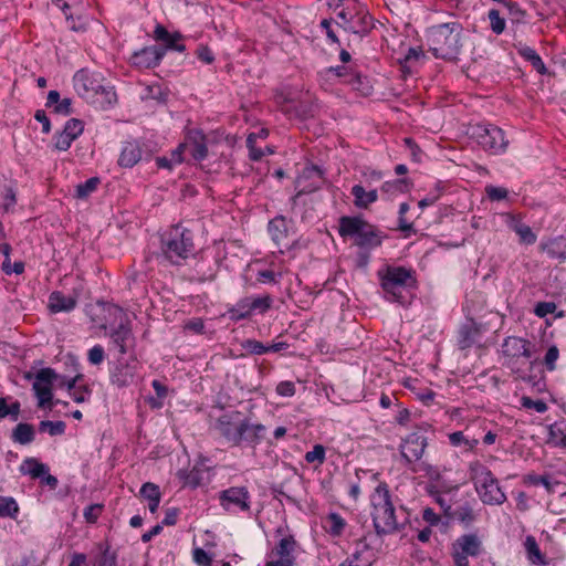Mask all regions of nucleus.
Here are the masks:
<instances>
[{
  "label": "nucleus",
  "mask_w": 566,
  "mask_h": 566,
  "mask_svg": "<svg viewBox=\"0 0 566 566\" xmlns=\"http://www.w3.org/2000/svg\"><path fill=\"white\" fill-rule=\"evenodd\" d=\"M371 518L377 535L398 532L409 522V513L401 506L397 512L387 483H379L370 495Z\"/></svg>",
  "instance_id": "1"
},
{
  "label": "nucleus",
  "mask_w": 566,
  "mask_h": 566,
  "mask_svg": "<svg viewBox=\"0 0 566 566\" xmlns=\"http://www.w3.org/2000/svg\"><path fill=\"white\" fill-rule=\"evenodd\" d=\"M463 28L458 21L433 25L428 30L429 51L437 59L455 60L461 52Z\"/></svg>",
  "instance_id": "2"
},
{
  "label": "nucleus",
  "mask_w": 566,
  "mask_h": 566,
  "mask_svg": "<svg viewBox=\"0 0 566 566\" xmlns=\"http://www.w3.org/2000/svg\"><path fill=\"white\" fill-rule=\"evenodd\" d=\"M469 475L480 500L486 505H501L506 501L499 480L481 461L475 460L469 464Z\"/></svg>",
  "instance_id": "3"
},
{
  "label": "nucleus",
  "mask_w": 566,
  "mask_h": 566,
  "mask_svg": "<svg viewBox=\"0 0 566 566\" xmlns=\"http://www.w3.org/2000/svg\"><path fill=\"white\" fill-rule=\"evenodd\" d=\"M338 233L343 238H354L355 244L366 250L377 248L382 242L381 232L360 217H340Z\"/></svg>",
  "instance_id": "4"
},
{
  "label": "nucleus",
  "mask_w": 566,
  "mask_h": 566,
  "mask_svg": "<svg viewBox=\"0 0 566 566\" xmlns=\"http://www.w3.org/2000/svg\"><path fill=\"white\" fill-rule=\"evenodd\" d=\"M339 21L336 23L346 32L363 38L374 28V19L366 8L357 0H349L340 11L336 13Z\"/></svg>",
  "instance_id": "5"
},
{
  "label": "nucleus",
  "mask_w": 566,
  "mask_h": 566,
  "mask_svg": "<svg viewBox=\"0 0 566 566\" xmlns=\"http://www.w3.org/2000/svg\"><path fill=\"white\" fill-rule=\"evenodd\" d=\"M378 275L386 298L390 302L405 304L406 297L402 292L416 284L412 271L403 266H388L384 272L379 271Z\"/></svg>",
  "instance_id": "6"
},
{
  "label": "nucleus",
  "mask_w": 566,
  "mask_h": 566,
  "mask_svg": "<svg viewBox=\"0 0 566 566\" xmlns=\"http://www.w3.org/2000/svg\"><path fill=\"white\" fill-rule=\"evenodd\" d=\"M192 249V237L189 230L176 227L163 238V251L171 262L186 259Z\"/></svg>",
  "instance_id": "7"
},
{
  "label": "nucleus",
  "mask_w": 566,
  "mask_h": 566,
  "mask_svg": "<svg viewBox=\"0 0 566 566\" xmlns=\"http://www.w3.org/2000/svg\"><path fill=\"white\" fill-rule=\"evenodd\" d=\"M273 304L271 295L252 297L247 296L239 300L228 310V316L232 322H240L250 318L253 314L266 313Z\"/></svg>",
  "instance_id": "8"
},
{
  "label": "nucleus",
  "mask_w": 566,
  "mask_h": 566,
  "mask_svg": "<svg viewBox=\"0 0 566 566\" xmlns=\"http://www.w3.org/2000/svg\"><path fill=\"white\" fill-rule=\"evenodd\" d=\"M471 135L484 150L493 154L503 153L509 144V140L505 139L504 132L500 127L491 124H479L474 126Z\"/></svg>",
  "instance_id": "9"
},
{
  "label": "nucleus",
  "mask_w": 566,
  "mask_h": 566,
  "mask_svg": "<svg viewBox=\"0 0 566 566\" xmlns=\"http://www.w3.org/2000/svg\"><path fill=\"white\" fill-rule=\"evenodd\" d=\"M287 527H277L275 534L281 536L279 542L270 551L268 557L273 562H281L294 566L295 556L294 553L298 548V544L294 538V535L286 533Z\"/></svg>",
  "instance_id": "10"
},
{
  "label": "nucleus",
  "mask_w": 566,
  "mask_h": 566,
  "mask_svg": "<svg viewBox=\"0 0 566 566\" xmlns=\"http://www.w3.org/2000/svg\"><path fill=\"white\" fill-rule=\"evenodd\" d=\"M482 551V542L476 534L461 535L452 545L455 566H469L468 557H476Z\"/></svg>",
  "instance_id": "11"
},
{
  "label": "nucleus",
  "mask_w": 566,
  "mask_h": 566,
  "mask_svg": "<svg viewBox=\"0 0 566 566\" xmlns=\"http://www.w3.org/2000/svg\"><path fill=\"white\" fill-rule=\"evenodd\" d=\"M76 93L88 103L96 102V95L102 90V82L98 74L87 70H80L73 77Z\"/></svg>",
  "instance_id": "12"
},
{
  "label": "nucleus",
  "mask_w": 566,
  "mask_h": 566,
  "mask_svg": "<svg viewBox=\"0 0 566 566\" xmlns=\"http://www.w3.org/2000/svg\"><path fill=\"white\" fill-rule=\"evenodd\" d=\"M426 447L427 438L419 432H412L399 446L401 459L407 465L413 464L422 458Z\"/></svg>",
  "instance_id": "13"
},
{
  "label": "nucleus",
  "mask_w": 566,
  "mask_h": 566,
  "mask_svg": "<svg viewBox=\"0 0 566 566\" xmlns=\"http://www.w3.org/2000/svg\"><path fill=\"white\" fill-rule=\"evenodd\" d=\"M56 379L57 375L52 368H42L36 373L32 388L38 397L39 407L43 408L51 403L53 398L52 384Z\"/></svg>",
  "instance_id": "14"
},
{
  "label": "nucleus",
  "mask_w": 566,
  "mask_h": 566,
  "mask_svg": "<svg viewBox=\"0 0 566 566\" xmlns=\"http://www.w3.org/2000/svg\"><path fill=\"white\" fill-rule=\"evenodd\" d=\"M242 420L241 412L232 411L220 416L214 427L226 441L235 446L237 439H239Z\"/></svg>",
  "instance_id": "15"
},
{
  "label": "nucleus",
  "mask_w": 566,
  "mask_h": 566,
  "mask_svg": "<svg viewBox=\"0 0 566 566\" xmlns=\"http://www.w3.org/2000/svg\"><path fill=\"white\" fill-rule=\"evenodd\" d=\"M219 500L221 506L230 511L232 507L242 512L250 510V493L244 486H232L220 492Z\"/></svg>",
  "instance_id": "16"
},
{
  "label": "nucleus",
  "mask_w": 566,
  "mask_h": 566,
  "mask_svg": "<svg viewBox=\"0 0 566 566\" xmlns=\"http://www.w3.org/2000/svg\"><path fill=\"white\" fill-rule=\"evenodd\" d=\"M269 232L280 252L293 247L295 240L290 238L287 221L284 217H276L269 223Z\"/></svg>",
  "instance_id": "17"
},
{
  "label": "nucleus",
  "mask_w": 566,
  "mask_h": 566,
  "mask_svg": "<svg viewBox=\"0 0 566 566\" xmlns=\"http://www.w3.org/2000/svg\"><path fill=\"white\" fill-rule=\"evenodd\" d=\"M502 354L510 361L520 357L531 358V343L521 337L509 336L502 344Z\"/></svg>",
  "instance_id": "18"
},
{
  "label": "nucleus",
  "mask_w": 566,
  "mask_h": 566,
  "mask_svg": "<svg viewBox=\"0 0 566 566\" xmlns=\"http://www.w3.org/2000/svg\"><path fill=\"white\" fill-rule=\"evenodd\" d=\"M164 55V49L158 46H147L133 54L132 63L139 69H151L160 63Z\"/></svg>",
  "instance_id": "19"
},
{
  "label": "nucleus",
  "mask_w": 566,
  "mask_h": 566,
  "mask_svg": "<svg viewBox=\"0 0 566 566\" xmlns=\"http://www.w3.org/2000/svg\"><path fill=\"white\" fill-rule=\"evenodd\" d=\"M265 432V427L260 423H251L248 418H243L239 439H237L235 447L247 443L250 447L259 444Z\"/></svg>",
  "instance_id": "20"
},
{
  "label": "nucleus",
  "mask_w": 566,
  "mask_h": 566,
  "mask_svg": "<svg viewBox=\"0 0 566 566\" xmlns=\"http://www.w3.org/2000/svg\"><path fill=\"white\" fill-rule=\"evenodd\" d=\"M109 337L112 343L118 348L120 355L127 354L135 340L128 322H122L116 328L112 329Z\"/></svg>",
  "instance_id": "21"
},
{
  "label": "nucleus",
  "mask_w": 566,
  "mask_h": 566,
  "mask_svg": "<svg viewBox=\"0 0 566 566\" xmlns=\"http://www.w3.org/2000/svg\"><path fill=\"white\" fill-rule=\"evenodd\" d=\"M55 4L63 11L69 29L75 32H83L87 29L88 18L75 15L72 4L62 0H55Z\"/></svg>",
  "instance_id": "22"
},
{
  "label": "nucleus",
  "mask_w": 566,
  "mask_h": 566,
  "mask_svg": "<svg viewBox=\"0 0 566 566\" xmlns=\"http://www.w3.org/2000/svg\"><path fill=\"white\" fill-rule=\"evenodd\" d=\"M136 378V364H118L111 374V381L117 387H127Z\"/></svg>",
  "instance_id": "23"
},
{
  "label": "nucleus",
  "mask_w": 566,
  "mask_h": 566,
  "mask_svg": "<svg viewBox=\"0 0 566 566\" xmlns=\"http://www.w3.org/2000/svg\"><path fill=\"white\" fill-rule=\"evenodd\" d=\"M371 564L373 553L366 543L358 541L355 552L338 566H371Z\"/></svg>",
  "instance_id": "24"
},
{
  "label": "nucleus",
  "mask_w": 566,
  "mask_h": 566,
  "mask_svg": "<svg viewBox=\"0 0 566 566\" xmlns=\"http://www.w3.org/2000/svg\"><path fill=\"white\" fill-rule=\"evenodd\" d=\"M77 300L75 296L54 291L49 296L48 307L52 313L70 312L75 308Z\"/></svg>",
  "instance_id": "25"
},
{
  "label": "nucleus",
  "mask_w": 566,
  "mask_h": 566,
  "mask_svg": "<svg viewBox=\"0 0 566 566\" xmlns=\"http://www.w3.org/2000/svg\"><path fill=\"white\" fill-rule=\"evenodd\" d=\"M143 150L138 142H128L124 145L118 158V165L132 168L142 159Z\"/></svg>",
  "instance_id": "26"
},
{
  "label": "nucleus",
  "mask_w": 566,
  "mask_h": 566,
  "mask_svg": "<svg viewBox=\"0 0 566 566\" xmlns=\"http://www.w3.org/2000/svg\"><path fill=\"white\" fill-rule=\"evenodd\" d=\"M154 39L158 42H163L166 48L170 50L184 52L186 49L184 44L179 43L181 35L179 33H169L168 30L161 24L156 25L154 30Z\"/></svg>",
  "instance_id": "27"
},
{
  "label": "nucleus",
  "mask_w": 566,
  "mask_h": 566,
  "mask_svg": "<svg viewBox=\"0 0 566 566\" xmlns=\"http://www.w3.org/2000/svg\"><path fill=\"white\" fill-rule=\"evenodd\" d=\"M189 144L191 146V156L201 161L208 156L207 137L202 130L193 129L189 133Z\"/></svg>",
  "instance_id": "28"
},
{
  "label": "nucleus",
  "mask_w": 566,
  "mask_h": 566,
  "mask_svg": "<svg viewBox=\"0 0 566 566\" xmlns=\"http://www.w3.org/2000/svg\"><path fill=\"white\" fill-rule=\"evenodd\" d=\"M542 250L552 259L566 260V239L556 237L541 244Z\"/></svg>",
  "instance_id": "29"
},
{
  "label": "nucleus",
  "mask_w": 566,
  "mask_h": 566,
  "mask_svg": "<svg viewBox=\"0 0 566 566\" xmlns=\"http://www.w3.org/2000/svg\"><path fill=\"white\" fill-rule=\"evenodd\" d=\"M350 193L354 197V205L359 209H367L378 199V192L376 189L366 191L361 185L353 186Z\"/></svg>",
  "instance_id": "30"
},
{
  "label": "nucleus",
  "mask_w": 566,
  "mask_h": 566,
  "mask_svg": "<svg viewBox=\"0 0 566 566\" xmlns=\"http://www.w3.org/2000/svg\"><path fill=\"white\" fill-rule=\"evenodd\" d=\"M21 403L12 397H0V419L9 418L17 421L20 418Z\"/></svg>",
  "instance_id": "31"
},
{
  "label": "nucleus",
  "mask_w": 566,
  "mask_h": 566,
  "mask_svg": "<svg viewBox=\"0 0 566 566\" xmlns=\"http://www.w3.org/2000/svg\"><path fill=\"white\" fill-rule=\"evenodd\" d=\"M566 441V420H560L552 423L548 427L547 442L554 447L565 448Z\"/></svg>",
  "instance_id": "32"
},
{
  "label": "nucleus",
  "mask_w": 566,
  "mask_h": 566,
  "mask_svg": "<svg viewBox=\"0 0 566 566\" xmlns=\"http://www.w3.org/2000/svg\"><path fill=\"white\" fill-rule=\"evenodd\" d=\"M524 548L528 560L534 565H546L545 556L542 554L536 538L532 535L526 536Z\"/></svg>",
  "instance_id": "33"
},
{
  "label": "nucleus",
  "mask_w": 566,
  "mask_h": 566,
  "mask_svg": "<svg viewBox=\"0 0 566 566\" xmlns=\"http://www.w3.org/2000/svg\"><path fill=\"white\" fill-rule=\"evenodd\" d=\"M346 525L340 514L332 512L326 516L324 527L329 535L338 537L344 533Z\"/></svg>",
  "instance_id": "34"
},
{
  "label": "nucleus",
  "mask_w": 566,
  "mask_h": 566,
  "mask_svg": "<svg viewBox=\"0 0 566 566\" xmlns=\"http://www.w3.org/2000/svg\"><path fill=\"white\" fill-rule=\"evenodd\" d=\"M20 470L23 474H29L32 479H41L49 472V468L34 458L25 459Z\"/></svg>",
  "instance_id": "35"
},
{
  "label": "nucleus",
  "mask_w": 566,
  "mask_h": 566,
  "mask_svg": "<svg viewBox=\"0 0 566 566\" xmlns=\"http://www.w3.org/2000/svg\"><path fill=\"white\" fill-rule=\"evenodd\" d=\"M518 54L524 57L526 61H528L532 66L542 75L547 73V69L542 60V57L538 55V53L532 49L531 46L523 45L518 48L517 50Z\"/></svg>",
  "instance_id": "36"
},
{
  "label": "nucleus",
  "mask_w": 566,
  "mask_h": 566,
  "mask_svg": "<svg viewBox=\"0 0 566 566\" xmlns=\"http://www.w3.org/2000/svg\"><path fill=\"white\" fill-rule=\"evenodd\" d=\"M524 483L533 486H544L548 493L555 492V488L560 484L558 481H553L548 474L539 475L535 473L526 474Z\"/></svg>",
  "instance_id": "37"
},
{
  "label": "nucleus",
  "mask_w": 566,
  "mask_h": 566,
  "mask_svg": "<svg viewBox=\"0 0 566 566\" xmlns=\"http://www.w3.org/2000/svg\"><path fill=\"white\" fill-rule=\"evenodd\" d=\"M12 439L20 444H29L34 440V428L30 423H18L12 431Z\"/></svg>",
  "instance_id": "38"
},
{
  "label": "nucleus",
  "mask_w": 566,
  "mask_h": 566,
  "mask_svg": "<svg viewBox=\"0 0 566 566\" xmlns=\"http://www.w3.org/2000/svg\"><path fill=\"white\" fill-rule=\"evenodd\" d=\"M449 441L453 447L464 446L467 451H473L479 444V440L470 437L465 431H454L449 434Z\"/></svg>",
  "instance_id": "39"
},
{
  "label": "nucleus",
  "mask_w": 566,
  "mask_h": 566,
  "mask_svg": "<svg viewBox=\"0 0 566 566\" xmlns=\"http://www.w3.org/2000/svg\"><path fill=\"white\" fill-rule=\"evenodd\" d=\"M510 227L520 237L521 242L525 244H534L536 242L537 237L530 226L515 220Z\"/></svg>",
  "instance_id": "40"
},
{
  "label": "nucleus",
  "mask_w": 566,
  "mask_h": 566,
  "mask_svg": "<svg viewBox=\"0 0 566 566\" xmlns=\"http://www.w3.org/2000/svg\"><path fill=\"white\" fill-rule=\"evenodd\" d=\"M116 103V93L113 87L104 86L102 84V90L98 91L96 95V102H92L102 108L109 107Z\"/></svg>",
  "instance_id": "41"
},
{
  "label": "nucleus",
  "mask_w": 566,
  "mask_h": 566,
  "mask_svg": "<svg viewBox=\"0 0 566 566\" xmlns=\"http://www.w3.org/2000/svg\"><path fill=\"white\" fill-rule=\"evenodd\" d=\"M19 513L17 501L11 496H0V517L15 518Z\"/></svg>",
  "instance_id": "42"
},
{
  "label": "nucleus",
  "mask_w": 566,
  "mask_h": 566,
  "mask_svg": "<svg viewBox=\"0 0 566 566\" xmlns=\"http://www.w3.org/2000/svg\"><path fill=\"white\" fill-rule=\"evenodd\" d=\"M479 331L474 326H463L460 329L459 346L461 349L471 347L475 343Z\"/></svg>",
  "instance_id": "43"
},
{
  "label": "nucleus",
  "mask_w": 566,
  "mask_h": 566,
  "mask_svg": "<svg viewBox=\"0 0 566 566\" xmlns=\"http://www.w3.org/2000/svg\"><path fill=\"white\" fill-rule=\"evenodd\" d=\"M346 83L352 85L354 90L360 92L363 95L370 94L371 86L368 84L367 78L360 74L352 73L349 78L346 80Z\"/></svg>",
  "instance_id": "44"
},
{
  "label": "nucleus",
  "mask_w": 566,
  "mask_h": 566,
  "mask_svg": "<svg viewBox=\"0 0 566 566\" xmlns=\"http://www.w3.org/2000/svg\"><path fill=\"white\" fill-rule=\"evenodd\" d=\"M66 424L64 421L43 420L39 424V430L49 432L50 436H61L65 432Z\"/></svg>",
  "instance_id": "45"
},
{
  "label": "nucleus",
  "mask_w": 566,
  "mask_h": 566,
  "mask_svg": "<svg viewBox=\"0 0 566 566\" xmlns=\"http://www.w3.org/2000/svg\"><path fill=\"white\" fill-rule=\"evenodd\" d=\"M99 182V178L92 177L87 179L85 182L78 184L76 186V197L80 199L88 197L92 192H94L97 189Z\"/></svg>",
  "instance_id": "46"
},
{
  "label": "nucleus",
  "mask_w": 566,
  "mask_h": 566,
  "mask_svg": "<svg viewBox=\"0 0 566 566\" xmlns=\"http://www.w3.org/2000/svg\"><path fill=\"white\" fill-rule=\"evenodd\" d=\"M242 348L250 355H264L269 353L268 345L256 339H245L241 344Z\"/></svg>",
  "instance_id": "47"
},
{
  "label": "nucleus",
  "mask_w": 566,
  "mask_h": 566,
  "mask_svg": "<svg viewBox=\"0 0 566 566\" xmlns=\"http://www.w3.org/2000/svg\"><path fill=\"white\" fill-rule=\"evenodd\" d=\"M326 450L322 444H315L313 449L305 453V461L308 463H317L318 465L323 464L326 460Z\"/></svg>",
  "instance_id": "48"
},
{
  "label": "nucleus",
  "mask_w": 566,
  "mask_h": 566,
  "mask_svg": "<svg viewBox=\"0 0 566 566\" xmlns=\"http://www.w3.org/2000/svg\"><path fill=\"white\" fill-rule=\"evenodd\" d=\"M84 130V124L77 118H71L65 123L62 132L67 134L73 140H75Z\"/></svg>",
  "instance_id": "49"
},
{
  "label": "nucleus",
  "mask_w": 566,
  "mask_h": 566,
  "mask_svg": "<svg viewBox=\"0 0 566 566\" xmlns=\"http://www.w3.org/2000/svg\"><path fill=\"white\" fill-rule=\"evenodd\" d=\"M139 493H140V496L147 501L161 497V492H160L159 486L153 482L144 483L140 488Z\"/></svg>",
  "instance_id": "50"
},
{
  "label": "nucleus",
  "mask_w": 566,
  "mask_h": 566,
  "mask_svg": "<svg viewBox=\"0 0 566 566\" xmlns=\"http://www.w3.org/2000/svg\"><path fill=\"white\" fill-rule=\"evenodd\" d=\"M491 29L495 34H501L505 29V20L501 18L500 12L495 9H492L488 13Z\"/></svg>",
  "instance_id": "51"
},
{
  "label": "nucleus",
  "mask_w": 566,
  "mask_h": 566,
  "mask_svg": "<svg viewBox=\"0 0 566 566\" xmlns=\"http://www.w3.org/2000/svg\"><path fill=\"white\" fill-rule=\"evenodd\" d=\"M521 405L525 409H530V410L533 409L539 413H543L547 410V405L544 400H542V399L534 400L527 396H523L521 398Z\"/></svg>",
  "instance_id": "52"
},
{
  "label": "nucleus",
  "mask_w": 566,
  "mask_h": 566,
  "mask_svg": "<svg viewBox=\"0 0 566 566\" xmlns=\"http://www.w3.org/2000/svg\"><path fill=\"white\" fill-rule=\"evenodd\" d=\"M116 555L106 547L98 556H96L93 566H116Z\"/></svg>",
  "instance_id": "53"
},
{
  "label": "nucleus",
  "mask_w": 566,
  "mask_h": 566,
  "mask_svg": "<svg viewBox=\"0 0 566 566\" xmlns=\"http://www.w3.org/2000/svg\"><path fill=\"white\" fill-rule=\"evenodd\" d=\"M352 72L346 66H331L325 69V75H334V77L338 81H343L346 83V80L349 78Z\"/></svg>",
  "instance_id": "54"
},
{
  "label": "nucleus",
  "mask_w": 566,
  "mask_h": 566,
  "mask_svg": "<svg viewBox=\"0 0 566 566\" xmlns=\"http://www.w3.org/2000/svg\"><path fill=\"white\" fill-rule=\"evenodd\" d=\"M559 357V350L558 348L553 345L551 346L546 354H545V357H544V365L546 366V368L549 370V371H553L555 370L556 368V360L558 359Z\"/></svg>",
  "instance_id": "55"
},
{
  "label": "nucleus",
  "mask_w": 566,
  "mask_h": 566,
  "mask_svg": "<svg viewBox=\"0 0 566 566\" xmlns=\"http://www.w3.org/2000/svg\"><path fill=\"white\" fill-rule=\"evenodd\" d=\"M104 358H105V352H104L103 346H101V345L93 346L87 353V359H88L90 364H92V365L96 366V365L102 364Z\"/></svg>",
  "instance_id": "56"
},
{
  "label": "nucleus",
  "mask_w": 566,
  "mask_h": 566,
  "mask_svg": "<svg viewBox=\"0 0 566 566\" xmlns=\"http://www.w3.org/2000/svg\"><path fill=\"white\" fill-rule=\"evenodd\" d=\"M452 516L462 522V523H471L474 521L475 516L472 512V509L469 507V506H462V507H459L458 510L454 511V513L452 514Z\"/></svg>",
  "instance_id": "57"
},
{
  "label": "nucleus",
  "mask_w": 566,
  "mask_h": 566,
  "mask_svg": "<svg viewBox=\"0 0 566 566\" xmlns=\"http://www.w3.org/2000/svg\"><path fill=\"white\" fill-rule=\"evenodd\" d=\"M557 308L554 302H538L535 305L534 313L538 317H545L548 314H553Z\"/></svg>",
  "instance_id": "58"
},
{
  "label": "nucleus",
  "mask_w": 566,
  "mask_h": 566,
  "mask_svg": "<svg viewBox=\"0 0 566 566\" xmlns=\"http://www.w3.org/2000/svg\"><path fill=\"white\" fill-rule=\"evenodd\" d=\"M103 511L102 504H92L84 510V518L87 523H95Z\"/></svg>",
  "instance_id": "59"
},
{
  "label": "nucleus",
  "mask_w": 566,
  "mask_h": 566,
  "mask_svg": "<svg viewBox=\"0 0 566 566\" xmlns=\"http://www.w3.org/2000/svg\"><path fill=\"white\" fill-rule=\"evenodd\" d=\"M488 197L492 201H500L507 197L509 191L503 187L488 186L485 188Z\"/></svg>",
  "instance_id": "60"
},
{
  "label": "nucleus",
  "mask_w": 566,
  "mask_h": 566,
  "mask_svg": "<svg viewBox=\"0 0 566 566\" xmlns=\"http://www.w3.org/2000/svg\"><path fill=\"white\" fill-rule=\"evenodd\" d=\"M74 140L64 132H60L55 135L54 147L57 150L66 151Z\"/></svg>",
  "instance_id": "61"
},
{
  "label": "nucleus",
  "mask_w": 566,
  "mask_h": 566,
  "mask_svg": "<svg viewBox=\"0 0 566 566\" xmlns=\"http://www.w3.org/2000/svg\"><path fill=\"white\" fill-rule=\"evenodd\" d=\"M254 143H255L254 135L250 134L247 138V147L249 148V157L251 160L258 161L264 156V153L262 151V149L256 148Z\"/></svg>",
  "instance_id": "62"
},
{
  "label": "nucleus",
  "mask_w": 566,
  "mask_h": 566,
  "mask_svg": "<svg viewBox=\"0 0 566 566\" xmlns=\"http://www.w3.org/2000/svg\"><path fill=\"white\" fill-rule=\"evenodd\" d=\"M185 484L190 485L192 488H197L200 485L202 480V472L199 469L193 468L189 472L185 474Z\"/></svg>",
  "instance_id": "63"
},
{
  "label": "nucleus",
  "mask_w": 566,
  "mask_h": 566,
  "mask_svg": "<svg viewBox=\"0 0 566 566\" xmlns=\"http://www.w3.org/2000/svg\"><path fill=\"white\" fill-rule=\"evenodd\" d=\"M90 394L91 391L86 385H77L70 395L75 402L81 403L86 401Z\"/></svg>",
  "instance_id": "64"
}]
</instances>
